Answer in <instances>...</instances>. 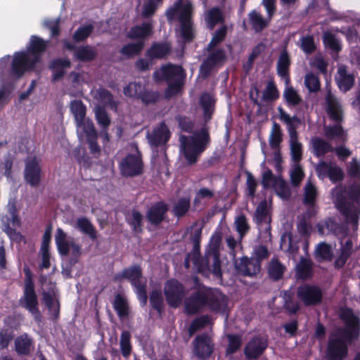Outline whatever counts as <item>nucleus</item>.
Segmentation results:
<instances>
[{"label":"nucleus","instance_id":"f257e3e1","mask_svg":"<svg viewBox=\"0 0 360 360\" xmlns=\"http://www.w3.org/2000/svg\"><path fill=\"white\" fill-rule=\"evenodd\" d=\"M348 173L357 181L349 190L342 186H336L332 195L337 208L356 226L360 212V162L356 159H352L349 163Z\"/></svg>","mask_w":360,"mask_h":360},{"label":"nucleus","instance_id":"f03ea898","mask_svg":"<svg viewBox=\"0 0 360 360\" xmlns=\"http://www.w3.org/2000/svg\"><path fill=\"white\" fill-rule=\"evenodd\" d=\"M340 317L345 328H336L330 335L326 356L329 360H343L347 355V346L359 333V320L349 309H342Z\"/></svg>","mask_w":360,"mask_h":360},{"label":"nucleus","instance_id":"7ed1b4c3","mask_svg":"<svg viewBox=\"0 0 360 360\" xmlns=\"http://www.w3.org/2000/svg\"><path fill=\"white\" fill-rule=\"evenodd\" d=\"M205 306L212 311L225 314L227 299L218 290L200 288L195 295L187 299L185 302V308L188 314H195Z\"/></svg>","mask_w":360,"mask_h":360},{"label":"nucleus","instance_id":"20e7f679","mask_svg":"<svg viewBox=\"0 0 360 360\" xmlns=\"http://www.w3.org/2000/svg\"><path fill=\"white\" fill-rule=\"evenodd\" d=\"M46 42L37 37H32L27 52L15 53L12 61L13 73L20 77L26 71L34 68L40 62V53L46 49Z\"/></svg>","mask_w":360,"mask_h":360},{"label":"nucleus","instance_id":"39448f33","mask_svg":"<svg viewBox=\"0 0 360 360\" xmlns=\"http://www.w3.org/2000/svg\"><path fill=\"white\" fill-rule=\"evenodd\" d=\"M70 109L74 116L77 126V132L80 140H86L93 153L99 148L96 143L97 133L93 122L86 117V108L81 101L74 100L70 102Z\"/></svg>","mask_w":360,"mask_h":360},{"label":"nucleus","instance_id":"423d86ee","mask_svg":"<svg viewBox=\"0 0 360 360\" xmlns=\"http://www.w3.org/2000/svg\"><path fill=\"white\" fill-rule=\"evenodd\" d=\"M193 6L189 0H177L166 11L169 21L178 20L181 23L180 33L185 41L193 38L191 15Z\"/></svg>","mask_w":360,"mask_h":360},{"label":"nucleus","instance_id":"0eeeda50","mask_svg":"<svg viewBox=\"0 0 360 360\" xmlns=\"http://www.w3.org/2000/svg\"><path fill=\"white\" fill-rule=\"evenodd\" d=\"M326 101L328 113L330 119L336 123L333 125L325 126L324 135L328 140L344 142L347 139V134L340 124L342 117L341 105L330 93L328 94Z\"/></svg>","mask_w":360,"mask_h":360},{"label":"nucleus","instance_id":"6e6552de","mask_svg":"<svg viewBox=\"0 0 360 360\" xmlns=\"http://www.w3.org/2000/svg\"><path fill=\"white\" fill-rule=\"evenodd\" d=\"M157 80L165 79L168 83L166 96L170 97L178 94L183 86L185 73L179 65H168L154 73Z\"/></svg>","mask_w":360,"mask_h":360},{"label":"nucleus","instance_id":"1a4fd4ad","mask_svg":"<svg viewBox=\"0 0 360 360\" xmlns=\"http://www.w3.org/2000/svg\"><path fill=\"white\" fill-rule=\"evenodd\" d=\"M207 137L205 131L193 136L180 137L181 151L189 164L197 161L198 157L205 150Z\"/></svg>","mask_w":360,"mask_h":360},{"label":"nucleus","instance_id":"9d476101","mask_svg":"<svg viewBox=\"0 0 360 360\" xmlns=\"http://www.w3.org/2000/svg\"><path fill=\"white\" fill-rule=\"evenodd\" d=\"M279 119L287 124L290 133V146L292 160L294 163L298 162L302 158V145L297 141L295 129L300 123L296 117H290L281 108H278Z\"/></svg>","mask_w":360,"mask_h":360},{"label":"nucleus","instance_id":"9b49d317","mask_svg":"<svg viewBox=\"0 0 360 360\" xmlns=\"http://www.w3.org/2000/svg\"><path fill=\"white\" fill-rule=\"evenodd\" d=\"M122 278H127L131 281L140 302L142 304H146L147 301L146 291V279L141 276L140 267L134 266L125 269L122 272L116 276V279L121 280Z\"/></svg>","mask_w":360,"mask_h":360},{"label":"nucleus","instance_id":"f8f14e48","mask_svg":"<svg viewBox=\"0 0 360 360\" xmlns=\"http://www.w3.org/2000/svg\"><path fill=\"white\" fill-rule=\"evenodd\" d=\"M20 307L26 309L34 316L36 321L41 318L38 307V300L34 288V283L30 276L25 280L23 295L19 300Z\"/></svg>","mask_w":360,"mask_h":360},{"label":"nucleus","instance_id":"ddd939ff","mask_svg":"<svg viewBox=\"0 0 360 360\" xmlns=\"http://www.w3.org/2000/svg\"><path fill=\"white\" fill-rule=\"evenodd\" d=\"M220 242L221 237L219 234L212 236L205 254L207 267L216 276L221 275V264L219 258Z\"/></svg>","mask_w":360,"mask_h":360},{"label":"nucleus","instance_id":"4468645a","mask_svg":"<svg viewBox=\"0 0 360 360\" xmlns=\"http://www.w3.org/2000/svg\"><path fill=\"white\" fill-rule=\"evenodd\" d=\"M55 240L60 255H67L68 254H70L74 257L79 256V246L76 244L73 238L69 237L62 229H57Z\"/></svg>","mask_w":360,"mask_h":360},{"label":"nucleus","instance_id":"2eb2a0df","mask_svg":"<svg viewBox=\"0 0 360 360\" xmlns=\"http://www.w3.org/2000/svg\"><path fill=\"white\" fill-rule=\"evenodd\" d=\"M275 1L276 0H263L262 1L268 14V18L266 19L264 18L260 13L255 11L250 13V22L252 27L256 32L262 30L268 25L275 13Z\"/></svg>","mask_w":360,"mask_h":360},{"label":"nucleus","instance_id":"dca6fc26","mask_svg":"<svg viewBox=\"0 0 360 360\" xmlns=\"http://www.w3.org/2000/svg\"><path fill=\"white\" fill-rule=\"evenodd\" d=\"M120 170L124 176H131L139 174L143 169L141 155L137 148L134 153L127 155L120 163Z\"/></svg>","mask_w":360,"mask_h":360},{"label":"nucleus","instance_id":"f3484780","mask_svg":"<svg viewBox=\"0 0 360 360\" xmlns=\"http://www.w3.org/2000/svg\"><path fill=\"white\" fill-rule=\"evenodd\" d=\"M164 292L168 304L174 307L181 304L184 295L183 286L175 280H170L166 283Z\"/></svg>","mask_w":360,"mask_h":360},{"label":"nucleus","instance_id":"a211bd4d","mask_svg":"<svg viewBox=\"0 0 360 360\" xmlns=\"http://www.w3.org/2000/svg\"><path fill=\"white\" fill-rule=\"evenodd\" d=\"M297 297L305 305H315L321 301L322 292L316 286L303 285L298 288Z\"/></svg>","mask_w":360,"mask_h":360},{"label":"nucleus","instance_id":"6ab92c4d","mask_svg":"<svg viewBox=\"0 0 360 360\" xmlns=\"http://www.w3.org/2000/svg\"><path fill=\"white\" fill-rule=\"evenodd\" d=\"M316 171L321 179L327 176L333 182L340 181L343 178L342 170L335 163L320 162L316 167Z\"/></svg>","mask_w":360,"mask_h":360},{"label":"nucleus","instance_id":"aec40b11","mask_svg":"<svg viewBox=\"0 0 360 360\" xmlns=\"http://www.w3.org/2000/svg\"><path fill=\"white\" fill-rule=\"evenodd\" d=\"M41 171L39 162L36 158H30L25 169V179L32 186H37L41 181Z\"/></svg>","mask_w":360,"mask_h":360},{"label":"nucleus","instance_id":"412c9836","mask_svg":"<svg viewBox=\"0 0 360 360\" xmlns=\"http://www.w3.org/2000/svg\"><path fill=\"white\" fill-rule=\"evenodd\" d=\"M267 347V341L264 338H255L251 340L245 348V354L248 359L259 357Z\"/></svg>","mask_w":360,"mask_h":360},{"label":"nucleus","instance_id":"4be33fe9","mask_svg":"<svg viewBox=\"0 0 360 360\" xmlns=\"http://www.w3.org/2000/svg\"><path fill=\"white\" fill-rule=\"evenodd\" d=\"M193 345L195 353L200 358H207L212 352V341L207 335H203L197 337Z\"/></svg>","mask_w":360,"mask_h":360},{"label":"nucleus","instance_id":"5701e85b","mask_svg":"<svg viewBox=\"0 0 360 360\" xmlns=\"http://www.w3.org/2000/svg\"><path fill=\"white\" fill-rule=\"evenodd\" d=\"M147 137L151 146H157L165 144L168 141L169 132L167 126L162 123L156 127Z\"/></svg>","mask_w":360,"mask_h":360},{"label":"nucleus","instance_id":"b1692460","mask_svg":"<svg viewBox=\"0 0 360 360\" xmlns=\"http://www.w3.org/2000/svg\"><path fill=\"white\" fill-rule=\"evenodd\" d=\"M236 267L240 273L246 276H253L260 270L259 262L257 259L242 258Z\"/></svg>","mask_w":360,"mask_h":360},{"label":"nucleus","instance_id":"393cba45","mask_svg":"<svg viewBox=\"0 0 360 360\" xmlns=\"http://www.w3.org/2000/svg\"><path fill=\"white\" fill-rule=\"evenodd\" d=\"M215 100L211 94H203L200 98V109L205 122L210 120L214 110Z\"/></svg>","mask_w":360,"mask_h":360},{"label":"nucleus","instance_id":"a878e982","mask_svg":"<svg viewBox=\"0 0 360 360\" xmlns=\"http://www.w3.org/2000/svg\"><path fill=\"white\" fill-rule=\"evenodd\" d=\"M335 79L340 89L343 91L349 90L354 84L353 76L347 73L345 68L342 65L339 66Z\"/></svg>","mask_w":360,"mask_h":360},{"label":"nucleus","instance_id":"bb28decb","mask_svg":"<svg viewBox=\"0 0 360 360\" xmlns=\"http://www.w3.org/2000/svg\"><path fill=\"white\" fill-rule=\"evenodd\" d=\"M153 25L150 22L143 23L131 29L128 37L131 39H139L142 41L152 34Z\"/></svg>","mask_w":360,"mask_h":360},{"label":"nucleus","instance_id":"cd10ccee","mask_svg":"<svg viewBox=\"0 0 360 360\" xmlns=\"http://www.w3.org/2000/svg\"><path fill=\"white\" fill-rule=\"evenodd\" d=\"M20 225V221L18 216L14 213H11V219L7 224L4 225V230L13 240L20 241L22 238L21 234L15 231V229Z\"/></svg>","mask_w":360,"mask_h":360},{"label":"nucleus","instance_id":"c85d7f7f","mask_svg":"<svg viewBox=\"0 0 360 360\" xmlns=\"http://www.w3.org/2000/svg\"><path fill=\"white\" fill-rule=\"evenodd\" d=\"M310 144L312 152L316 156H323L333 150V147L329 143L319 137L312 138Z\"/></svg>","mask_w":360,"mask_h":360},{"label":"nucleus","instance_id":"c756f323","mask_svg":"<svg viewBox=\"0 0 360 360\" xmlns=\"http://www.w3.org/2000/svg\"><path fill=\"white\" fill-rule=\"evenodd\" d=\"M255 219L261 228L269 231L270 219L268 215L267 203L262 201L259 204L255 212Z\"/></svg>","mask_w":360,"mask_h":360},{"label":"nucleus","instance_id":"7c9ffc66","mask_svg":"<svg viewBox=\"0 0 360 360\" xmlns=\"http://www.w3.org/2000/svg\"><path fill=\"white\" fill-rule=\"evenodd\" d=\"M71 225L82 233L89 236L91 238L96 237V231L90 221L86 217H79L72 222Z\"/></svg>","mask_w":360,"mask_h":360},{"label":"nucleus","instance_id":"2f4dec72","mask_svg":"<svg viewBox=\"0 0 360 360\" xmlns=\"http://www.w3.org/2000/svg\"><path fill=\"white\" fill-rule=\"evenodd\" d=\"M289 78H286V86L283 91V97L288 105L295 106L301 102L302 98L298 92L292 86L289 85Z\"/></svg>","mask_w":360,"mask_h":360},{"label":"nucleus","instance_id":"473e14b6","mask_svg":"<svg viewBox=\"0 0 360 360\" xmlns=\"http://www.w3.org/2000/svg\"><path fill=\"white\" fill-rule=\"evenodd\" d=\"M167 210L166 205L162 202H159L153 206L148 212V218L150 223L158 224L162 219L164 214Z\"/></svg>","mask_w":360,"mask_h":360},{"label":"nucleus","instance_id":"72a5a7b5","mask_svg":"<svg viewBox=\"0 0 360 360\" xmlns=\"http://www.w3.org/2000/svg\"><path fill=\"white\" fill-rule=\"evenodd\" d=\"M43 301L53 317L56 318L59 314L60 307L55 293L53 292H44L43 294Z\"/></svg>","mask_w":360,"mask_h":360},{"label":"nucleus","instance_id":"f704fd0d","mask_svg":"<svg viewBox=\"0 0 360 360\" xmlns=\"http://www.w3.org/2000/svg\"><path fill=\"white\" fill-rule=\"evenodd\" d=\"M15 348L17 353L27 354L32 348V341L27 335H22L15 339Z\"/></svg>","mask_w":360,"mask_h":360},{"label":"nucleus","instance_id":"c9c22d12","mask_svg":"<svg viewBox=\"0 0 360 360\" xmlns=\"http://www.w3.org/2000/svg\"><path fill=\"white\" fill-rule=\"evenodd\" d=\"M70 65V61L65 59L53 60L51 65V68L53 72V80L57 81L60 79L65 73V70L68 68Z\"/></svg>","mask_w":360,"mask_h":360},{"label":"nucleus","instance_id":"e433bc0d","mask_svg":"<svg viewBox=\"0 0 360 360\" xmlns=\"http://www.w3.org/2000/svg\"><path fill=\"white\" fill-rule=\"evenodd\" d=\"M279 93L274 82L271 79L268 80L262 92V101L266 103L271 102L277 99Z\"/></svg>","mask_w":360,"mask_h":360},{"label":"nucleus","instance_id":"4c0bfd02","mask_svg":"<svg viewBox=\"0 0 360 360\" xmlns=\"http://www.w3.org/2000/svg\"><path fill=\"white\" fill-rule=\"evenodd\" d=\"M205 20L207 27L212 30L223 20V15L219 8H213L205 13Z\"/></svg>","mask_w":360,"mask_h":360},{"label":"nucleus","instance_id":"58836bf2","mask_svg":"<svg viewBox=\"0 0 360 360\" xmlns=\"http://www.w3.org/2000/svg\"><path fill=\"white\" fill-rule=\"evenodd\" d=\"M225 59V53L221 49L212 51L207 60L202 63V68H210L221 63Z\"/></svg>","mask_w":360,"mask_h":360},{"label":"nucleus","instance_id":"ea45409f","mask_svg":"<svg viewBox=\"0 0 360 360\" xmlns=\"http://www.w3.org/2000/svg\"><path fill=\"white\" fill-rule=\"evenodd\" d=\"M94 98L97 101L98 105L113 106L111 94L103 89H98L92 92Z\"/></svg>","mask_w":360,"mask_h":360},{"label":"nucleus","instance_id":"a19ab883","mask_svg":"<svg viewBox=\"0 0 360 360\" xmlns=\"http://www.w3.org/2000/svg\"><path fill=\"white\" fill-rule=\"evenodd\" d=\"M170 51V46L168 44H154L148 51V55L150 58H160L165 57Z\"/></svg>","mask_w":360,"mask_h":360},{"label":"nucleus","instance_id":"79ce46f5","mask_svg":"<svg viewBox=\"0 0 360 360\" xmlns=\"http://www.w3.org/2000/svg\"><path fill=\"white\" fill-rule=\"evenodd\" d=\"M289 65L290 59L288 54L285 51H283L280 55L277 64V71L279 76L285 79L288 78L287 75Z\"/></svg>","mask_w":360,"mask_h":360},{"label":"nucleus","instance_id":"37998d69","mask_svg":"<svg viewBox=\"0 0 360 360\" xmlns=\"http://www.w3.org/2000/svg\"><path fill=\"white\" fill-rule=\"evenodd\" d=\"M282 141V132L280 126L274 123L269 136V144L274 149H277Z\"/></svg>","mask_w":360,"mask_h":360},{"label":"nucleus","instance_id":"c03bdc74","mask_svg":"<svg viewBox=\"0 0 360 360\" xmlns=\"http://www.w3.org/2000/svg\"><path fill=\"white\" fill-rule=\"evenodd\" d=\"M120 349L124 358H128L131 354V346L130 342V334L127 331H123L120 337Z\"/></svg>","mask_w":360,"mask_h":360},{"label":"nucleus","instance_id":"a18cd8bd","mask_svg":"<svg viewBox=\"0 0 360 360\" xmlns=\"http://www.w3.org/2000/svg\"><path fill=\"white\" fill-rule=\"evenodd\" d=\"M323 43L327 48L334 51L338 52L341 49L339 40L330 32H327L323 34Z\"/></svg>","mask_w":360,"mask_h":360},{"label":"nucleus","instance_id":"49530a36","mask_svg":"<svg viewBox=\"0 0 360 360\" xmlns=\"http://www.w3.org/2000/svg\"><path fill=\"white\" fill-rule=\"evenodd\" d=\"M284 266L276 259L271 262L269 266V274L274 280L279 279L284 271Z\"/></svg>","mask_w":360,"mask_h":360},{"label":"nucleus","instance_id":"de8ad7c7","mask_svg":"<svg viewBox=\"0 0 360 360\" xmlns=\"http://www.w3.org/2000/svg\"><path fill=\"white\" fill-rule=\"evenodd\" d=\"M75 56L80 60L86 61L93 59L96 56V53L92 48L84 46L77 49L75 52Z\"/></svg>","mask_w":360,"mask_h":360},{"label":"nucleus","instance_id":"09e8293b","mask_svg":"<svg viewBox=\"0 0 360 360\" xmlns=\"http://www.w3.org/2000/svg\"><path fill=\"white\" fill-rule=\"evenodd\" d=\"M304 84L310 92L317 91L320 89L319 77L311 72L306 75L304 77Z\"/></svg>","mask_w":360,"mask_h":360},{"label":"nucleus","instance_id":"8fccbe9b","mask_svg":"<svg viewBox=\"0 0 360 360\" xmlns=\"http://www.w3.org/2000/svg\"><path fill=\"white\" fill-rule=\"evenodd\" d=\"M303 177L304 172L300 165L298 162L293 163L290 172V179L292 184L294 186H298L302 180Z\"/></svg>","mask_w":360,"mask_h":360},{"label":"nucleus","instance_id":"3c124183","mask_svg":"<svg viewBox=\"0 0 360 360\" xmlns=\"http://www.w3.org/2000/svg\"><path fill=\"white\" fill-rule=\"evenodd\" d=\"M144 90V86L137 83H130L124 88V92L127 96L140 98Z\"/></svg>","mask_w":360,"mask_h":360},{"label":"nucleus","instance_id":"603ef678","mask_svg":"<svg viewBox=\"0 0 360 360\" xmlns=\"http://www.w3.org/2000/svg\"><path fill=\"white\" fill-rule=\"evenodd\" d=\"M278 195L282 199H288L290 195V189L287 184L281 177H278L277 184L274 186Z\"/></svg>","mask_w":360,"mask_h":360},{"label":"nucleus","instance_id":"864d4df0","mask_svg":"<svg viewBox=\"0 0 360 360\" xmlns=\"http://www.w3.org/2000/svg\"><path fill=\"white\" fill-rule=\"evenodd\" d=\"M143 42L138 41L137 43L129 44L124 46L122 49L121 52L123 55L130 57L139 53L143 49Z\"/></svg>","mask_w":360,"mask_h":360},{"label":"nucleus","instance_id":"5fc2aeb1","mask_svg":"<svg viewBox=\"0 0 360 360\" xmlns=\"http://www.w3.org/2000/svg\"><path fill=\"white\" fill-rule=\"evenodd\" d=\"M311 263L307 259H302L297 265V276L301 278H307L311 274Z\"/></svg>","mask_w":360,"mask_h":360},{"label":"nucleus","instance_id":"6e6d98bb","mask_svg":"<svg viewBox=\"0 0 360 360\" xmlns=\"http://www.w3.org/2000/svg\"><path fill=\"white\" fill-rule=\"evenodd\" d=\"M114 306L115 310L120 317H124L127 315L129 311V307L127 302L124 298L120 295H117L115 297Z\"/></svg>","mask_w":360,"mask_h":360},{"label":"nucleus","instance_id":"4d7b16f0","mask_svg":"<svg viewBox=\"0 0 360 360\" xmlns=\"http://www.w3.org/2000/svg\"><path fill=\"white\" fill-rule=\"evenodd\" d=\"M96 120L103 128H106L110 124V119L106 112L101 107L96 106L94 108Z\"/></svg>","mask_w":360,"mask_h":360},{"label":"nucleus","instance_id":"13d9d810","mask_svg":"<svg viewBox=\"0 0 360 360\" xmlns=\"http://www.w3.org/2000/svg\"><path fill=\"white\" fill-rule=\"evenodd\" d=\"M316 257L319 260L330 259L332 257L330 246L326 243H320L316 250Z\"/></svg>","mask_w":360,"mask_h":360},{"label":"nucleus","instance_id":"bf43d9fd","mask_svg":"<svg viewBox=\"0 0 360 360\" xmlns=\"http://www.w3.org/2000/svg\"><path fill=\"white\" fill-rule=\"evenodd\" d=\"M316 196V188L312 184V183L309 181L304 188V202L306 204L311 205L314 203V201Z\"/></svg>","mask_w":360,"mask_h":360},{"label":"nucleus","instance_id":"052dcab7","mask_svg":"<svg viewBox=\"0 0 360 360\" xmlns=\"http://www.w3.org/2000/svg\"><path fill=\"white\" fill-rule=\"evenodd\" d=\"M190 201L188 199H181L174 205L173 212L178 217L182 216L188 211Z\"/></svg>","mask_w":360,"mask_h":360},{"label":"nucleus","instance_id":"680f3d73","mask_svg":"<svg viewBox=\"0 0 360 360\" xmlns=\"http://www.w3.org/2000/svg\"><path fill=\"white\" fill-rule=\"evenodd\" d=\"M211 321V319L207 316H201L197 319H195L191 326L189 327V333L190 335H192L196 330L204 327L205 326L209 324Z\"/></svg>","mask_w":360,"mask_h":360},{"label":"nucleus","instance_id":"e2e57ef3","mask_svg":"<svg viewBox=\"0 0 360 360\" xmlns=\"http://www.w3.org/2000/svg\"><path fill=\"white\" fill-rule=\"evenodd\" d=\"M226 34V27H221L214 34L211 41L208 45V49H213L218 44H219Z\"/></svg>","mask_w":360,"mask_h":360},{"label":"nucleus","instance_id":"0e129e2a","mask_svg":"<svg viewBox=\"0 0 360 360\" xmlns=\"http://www.w3.org/2000/svg\"><path fill=\"white\" fill-rule=\"evenodd\" d=\"M279 176L275 177L271 171L269 169L265 170L262 174V185L264 188H270L277 184V180Z\"/></svg>","mask_w":360,"mask_h":360},{"label":"nucleus","instance_id":"69168bd1","mask_svg":"<svg viewBox=\"0 0 360 360\" xmlns=\"http://www.w3.org/2000/svg\"><path fill=\"white\" fill-rule=\"evenodd\" d=\"M127 221L135 231H139L141 226L142 216L140 213L133 211L127 217Z\"/></svg>","mask_w":360,"mask_h":360},{"label":"nucleus","instance_id":"338daca9","mask_svg":"<svg viewBox=\"0 0 360 360\" xmlns=\"http://www.w3.org/2000/svg\"><path fill=\"white\" fill-rule=\"evenodd\" d=\"M300 46L302 51L306 53H311L313 52L316 46L312 37H304L301 39Z\"/></svg>","mask_w":360,"mask_h":360},{"label":"nucleus","instance_id":"774afa93","mask_svg":"<svg viewBox=\"0 0 360 360\" xmlns=\"http://www.w3.org/2000/svg\"><path fill=\"white\" fill-rule=\"evenodd\" d=\"M352 248V242L347 240L345 246L342 248V253L340 257L336 260L335 265L338 267L342 266L350 254V249Z\"/></svg>","mask_w":360,"mask_h":360}]
</instances>
